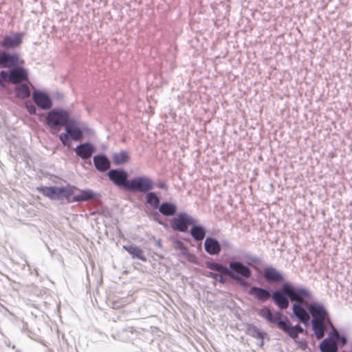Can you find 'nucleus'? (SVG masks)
I'll return each mask as SVG.
<instances>
[{"label": "nucleus", "mask_w": 352, "mask_h": 352, "mask_svg": "<svg viewBox=\"0 0 352 352\" xmlns=\"http://www.w3.org/2000/svg\"><path fill=\"white\" fill-rule=\"evenodd\" d=\"M100 195L94 192L90 189L80 190L78 195H74L69 199V202H82L90 200H96L100 197Z\"/></svg>", "instance_id": "16"}, {"label": "nucleus", "mask_w": 352, "mask_h": 352, "mask_svg": "<svg viewBox=\"0 0 352 352\" xmlns=\"http://www.w3.org/2000/svg\"><path fill=\"white\" fill-rule=\"evenodd\" d=\"M32 96L35 104L43 110H49L53 106V102L50 96L41 90H34L32 92Z\"/></svg>", "instance_id": "12"}, {"label": "nucleus", "mask_w": 352, "mask_h": 352, "mask_svg": "<svg viewBox=\"0 0 352 352\" xmlns=\"http://www.w3.org/2000/svg\"><path fill=\"white\" fill-rule=\"evenodd\" d=\"M23 33L17 32L12 36H6L0 45L3 49H14L21 44L23 41Z\"/></svg>", "instance_id": "17"}, {"label": "nucleus", "mask_w": 352, "mask_h": 352, "mask_svg": "<svg viewBox=\"0 0 352 352\" xmlns=\"http://www.w3.org/2000/svg\"><path fill=\"white\" fill-rule=\"evenodd\" d=\"M80 125L81 124H79L76 119L70 117L69 113L68 112V120L67 121V123H65L64 127L75 128Z\"/></svg>", "instance_id": "32"}, {"label": "nucleus", "mask_w": 352, "mask_h": 352, "mask_svg": "<svg viewBox=\"0 0 352 352\" xmlns=\"http://www.w3.org/2000/svg\"><path fill=\"white\" fill-rule=\"evenodd\" d=\"M135 332V329L133 327H127L125 329H122L121 331H118L113 334V338L114 339L126 342L131 339V335L133 334Z\"/></svg>", "instance_id": "24"}, {"label": "nucleus", "mask_w": 352, "mask_h": 352, "mask_svg": "<svg viewBox=\"0 0 352 352\" xmlns=\"http://www.w3.org/2000/svg\"><path fill=\"white\" fill-rule=\"evenodd\" d=\"M176 248L181 250V254L184 255V254L188 250V248L184 245V244L180 241H177L176 243Z\"/></svg>", "instance_id": "37"}, {"label": "nucleus", "mask_w": 352, "mask_h": 352, "mask_svg": "<svg viewBox=\"0 0 352 352\" xmlns=\"http://www.w3.org/2000/svg\"><path fill=\"white\" fill-rule=\"evenodd\" d=\"M263 277L268 283H281L284 280L283 275L273 267L263 270Z\"/></svg>", "instance_id": "20"}, {"label": "nucleus", "mask_w": 352, "mask_h": 352, "mask_svg": "<svg viewBox=\"0 0 352 352\" xmlns=\"http://www.w3.org/2000/svg\"><path fill=\"white\" fill-rule=\"evenodd\" d=\"M10 82V72H7L6 71H1L0 72V85H3L4 82Z\"/></svg>", "instance_id": "33"}, {"label": "nucleus", "mask_w": 352, "mask_h": 352, "mask_svg": "<svg viewBox=\"0 0 352 352\" xmlns=\"http://www.w3.org/2000/svg\"><path fill=\"white\" fill-rule=\"evenodd\" d=\"M258 314L270 323L275 324L279 329L294 340L298 338L299 333L305 335L308 333L307 331L304 329L299 324L294 326L292 325L288 318L279 311L273 314L270 309L264 307L258 310Z\"/></svg>", "instance_id": "2"}, {"label": "nucleus", "mask_w": 352, "mask_h": 352, "mask_svg": "<svg viewBox=\"0 0 352 352\" xmlns=\"http://www.w3.org/2000/svg\"><path fill=\"white\" fill-rule=\"evenodd\" d=\"M283 289L288 293L290 300L295 302H302L303 300L311 296V293L307 288L295 287L289 282L283 283Z\"/></svg>", "instance_id": "10"}, {"label": "nucleus", "mask_w": 352, "mask_h": 352, "mask_svg": "<svg viewBox=\"0 0 352 352\" xmlns=\"http://www.w3.org/2000/svg\"><path fill=\"white\" fill-rule=\"evenodd\" d=\"M19 64V56L17 54H10L6 52H0V66L4 68L16 67Z\"/></svg>", "instance_id": "18"}, {"label": "nucleus", "mask_w": 352, "mask_h": 352, "mask_svg": "<svg viewBox=\"0 0 352 352\" xmlns=\"http://www.w3.org/2000/svg\"><path fill=\"white\" fill-rule=\"evenodd\" d=\"M187 261L193 264H197V258L196 256L190 253L188 250L184 255Z\"/></svg>", "instance_id": "34"}, {"label": "nucleus", "mask_w": 352, "mask_h": 352, "mask_svg": "<svg viewBox=\"0 0 352 352\" xmlns=\"http://www.w3.org/2000/svg\"><path fill=\"white\" fill-rule=\"evenodd\" d=\"M25 108L28 112L31 115L36 114V107L31 102H25Z\"/></svg>", "instance_id": "35"}, {"label": "nucleus", "mask_w": 352, "mask_h": 352, "mask_svg": "<svg viewBox=\"0 0 352 352\" xmlns=\"http://www.w3.org/2000/svg\"><path fill=\"white\" fill-rule=\"evenodd\" d=\"M123 248L128 252L133 258H138L142 261H146V258L140 248L133 245H124Z\"/></svg>", "instance_id": "27"}, {"label": "nucleus", "mask_w": 352, "mask_h": 352, "mask_svg": "<svg viewBox=\"0 0 352 352\" xmlns=\"http://www.w3.org/2000/svg\"><path fill=\"white\" fill-rule=\"evenodd\" d=\"M206 265L210 270L226 274L242 287H250V283L247 280L252 276L251 269L241 261H230L228 267L214 261H206Z\"/></svg>", "instance_id": "1"}, {"label": "nucleus", "mask_w": 352, "mask_h": 352, "mask_svg": "<svg viewBox=\"0 0 352 352\" xmlns=\"http://www.w3.org/2000/svg\"><path fill=\"white\" fill-rule=\"evenodd\" d=\"M272 293V291L270 289L257 286H252L248 291V294L260 302H265L270 299Z\"/></svg>", "instance_id": "15"}, {"label": "nucleus", "mask_w": 352, "mask_h": 352, "mask_svg": "<svg viewBox=\"0 0 352 352\" xmlns=\"http://www.w3.org/2000/svg\"><path fill=\"white\" fill-rule=\"evenodd\" d=\"M204 249L210 255H217L221 250V245L217 239L208 236L205 239Z\"/></svg>", "instance_id": "22"}, {"label": "nucleus", "mask_w": 352, "mask_h": 352, "mask_svg": "<svg viewBox=\"0 0 352 352\" xmlns=\"http://www.w3.org/2000/svg\"><path fill=\"white\" fill-rule=\"evenodd\" d=\"M154 188V182L146 176L136 177L130 180L129 191L147 193Z\"/></svg>", "instance_id": "8"}, {"label": "nucleus", "mask_w": 352, "mask_h": 352, "mask_svg": "<svg viewBox=\"0 0 352 352\" xmlns=\"http://www.w3.org/2000/svg\"><path fill=\"white\" fill-rule=\"evenodd\" d=\"M347 343V338L344 335H340L339 336V344L341 346H344Z\"/></svg>", "instance_id": "40"}, {"label": "nucleus", "mask_w": 352, "mask_h": 352, "mask_svg": "<svg viewBox=\"0 0 352 352\" xmlns=\"http://www.w3.org/2000/svg\"><path fill=\"white\" fill-rule=\"evenodd\" d=\"M78 190L75 186H41L37 188V190L43 195L52 200H59L65 198L69 202L74 190Z\"/></svg>", "instance_id": "4"}, {"label": "nucleus", "mask_w": 352, "mask_h": 352, "mask_svg": "<svg viewBox=\"0 0 352 352\" xmlns=\"http://www.w3.org/2000/svg\"><path fill=\"white\" fill-rule=\"evenodd\" d=\"M248 331L251 336L261 340V346H262L263 344V338L265 333L263 331H261L257 327L253 324L250 325Z\"/></svg>", "instance_id": "31"}, {"label": "nucleus", "mask_w": 352, "mask_h": 352, "mask_svg": "<svg viewBox=\"0 0 352 352\" xmlns=\"http://www.w3.org/2000/svg\"><path fill=\"white\" fill-rule=\"evenodd\" d=\"M159 212L165 217L174 216L177 211L176 204L170 201L162 202L158 208Z\"/></svg>", "instance_id": "23"}, {"label": "nucleus", "mask_w": 352, "mask_h": 352, "mask_svg": "<svg viewBox=\"0 0 352 352\" xmlns=\"http://www.w3.org/2000/svg\"><path fill=\"white\" fill-rule=\"evenodd\" d=\"M219 274H216L212 272H208V274L206 275L208 278H212L215 280L218 278Z\"/></svg>", "instance_id": "44"}, {"label": "nucleus", "mask_w": 352, "mask_h": 352, "mask_svg": "<svg viewBox=\"0 0 352 352\" xmlns=\"http://www.w3.org/2000/svg\"><path fill=\"white\" fill-rule=\"evenodd\" d=\"M293 314L298 319L308 314L307 311L302 305V302H294L292 306Z\"/></svg>", "instance_id": "30"}, {"label": "nucleus", "mask_w": 352, "mask_h": 352, "mask_svg": "<svg viewBox=\"0 0 352 352\" xmlns=\"http://www.w3.org/2000/svg\"><path fill=\"white\" fill-rule=\"evenodd\" d=\"M112 159L115 164L120 165L127 163L129 156L127 151H121L120 152L114 153Z\"/></svg>", "instance_id": "29"}, {"label": "nucleus", "mask_w": 352, "mask_h": 352, "mask_svg": "<svg viewBox=\"0 0 352 352\" xmlns=\"http://www.w3.org/2000/svg\"><path fill=\"white\" fill-rule=\"evenodd\" d=\"M309 320H310V314H309L298 318V320L305 325H307L309 324Z\"/></svg>", "instance_id": "39"}, {"label": "nucleus", "mask_w": 352, "mask_h": 352, "mask_svg": "<svg viewBox=\"0 0 352 352\" xmlns=\"http://www.w3.org/2000/svg\"><path fill=\"white\" fill-rule=\"evenodd\" d=\"M145 202L153 209H158L160 206V199L155 192L149 191L145 195Z\"/></svg>", "instance_id": "25"}, {"label": "nucleus", "mask_w": 352, "mask_h": 352, "mask_svg": "<svg viewBox=\"0 0 352 352\" xmlns=\"http://www.w3.org/2000/svg\"><path fill=\"white\" fill-rule=\"evenodd\" d=\"M95 151V146L89 142L80 143L74 148L76 155L83 160L90 159Z\"/></svg>", "instance_id": "14"}, {"label": "nucleus", "mask_w": 352, "mask_h": 352, "mask_svg": "<svg viewBox=\"0 0 352 352\" xmlns=\"http://www.w3.org/2000/svg\"><path fill=\"white\" fill-rule=\"evenodd\" d=\"M245 258L247 261L252 263L258 264L260 262V259L258 257L250 254L246 255Z\"/></svg>", "instance_id": "38"}, {"label": "nucleus", "mask_w": 352, "mask_h": 352, "mask_svg": "<svg viewBox=\"0 0 352 352\" xmlns=\"http://www.w3.org/2000/svg\"><path fill=\"white\" fill-rule=\"evenodd\" d=\"M222 245L225 247V248H230L231 246V243L228 241H223L222 242Z\"/></svg>", "instance_id": "45"}, {"label": "nucleus", "mask_w": 352, "mask_h": 352, "mask_svg": "<svg viewBox=\"0 0 352 352\" xmlns=\"http://www.w3.org/2000/svg\"><path fill=\"white\" fill-rule=\"evenodd\" d=\"M63 94H56V97H57L58 98H63Z\"/></svg>", "instance_id": "46"}, {"label": "nucleus", "mask_w": 352, "mask_h": 352, "mask_svg": "<svg viewBox=\"0 0 352 352\" xmlns=\"http://www.w3.org/2000/svg\"><path fill=\"white\" fill-rule=\"evenodd\" d=\"M157 186L159 188H161L165 191H167L168 190V186L166 185V184L164 182H160L157 184Z\"/></svg>", "instance_id": "43"}, {"label": "nucleus", "mask_w": 352, "mask_h": 352, "mask_svg": "<svg viewBox=\"0 0 352 352\" xmlns=\"http://www.w3.org/2000/svg\"><path fill=\"white\" fill-rule=\"evenodd\" d=\"M93 162L97 170L101 173L106 172L110 168L111 162L104 154H98L94 157Z\"/></svg>", "instance_id": "21"}, {"label": "nucleus", "mask_w": 352, "mask_h": 352, "mask_svg": "<svg viewBox=\"0 0 352 352\" xmlns=\"http://www.w3.org/2000/svg\"><path fill=\"white\" fill-rule=\"evenodd\" d=\"M107 175L109 180L115 185L125 190H129L130 180H128L129 175L125 170L122 168L111 169L108 172Z\"/></svg>", "instance_id": "11"}, {"label": "nucleus", "mask_w": 352, "mask_h": 352, "mask_svg": "<svg viewBox=\"0 0 352 352\" xmlns=\"http://www.w3.org/2000/svg\"><path fill=\"white\" fill-rule=\"evenodd\" d=\"M295 342L298 344V347L302 350H305L307 348V341L306 339L305 338H302V339H296V340H294Z\"/></svg>", "instance_id": "36"}, {"label": "nucleus", "mask_w": 352, "mask_h": 352, "mask_svg": "<svg viewBox=\"0 0 352 352\" xmlns=\"http://www.w3.org/2000/svg\"><path fill=\"white\" fill-rule=\"evenodd\" d=\"M31 95V91L29 86L25 83H22L15 87V96L16 98L25 99Z\"/></svg>", "instance_id": "28"}, {"label": "nucleus", "mask_w": 352, "mask_h": 352, "mask_svg": "<svg viewBox=\"0 0 352 352\" xmlns=\"http://www.w3.org/2000/svg\"><path fill=\"white\" fill-rule=\"evenodd\" d=\"M309 314L311 316L310 323L317 340L323 338L329 326H331L329 314L324 306L317 302H312L308 306Z\"/></svg>", "instance_id": "3"}, {"label": "nucleus", "mask_w": 352, "mask_h": 352, "mask_svg": "<svg viewBox=\"0 0 352 352\" xmlns=\"http://www.w3.org/2000/svg\"><path fill=\"white\" fill-rule=\"evenodd\" d=\"M28 76L27 70L19 65L14 67L10 72V81L13 84L19 83L28 80Z\"/></svg>", "instance_id": "19"}, {"label": "nucleus", "mask_w": 352, "mask_h": 352, "mask_svg": "<svg viewBox=\"0 0 352 352\" xmlns=\"http://www.w3.org/2000/svg\"><path fill=\"white\" fill-rule=\"evenodd\" d=\"M271 298L280 309H286L289 305V294L283 289V284L280 289L272 291Z\"/></svg>", "instance_id": "13"}, {"label": "nucleus", "mask_w": 352, "mask_h": 352, "mask_svg": "<svg viewBox=\"0 0 352 352\" xmlns=\"http://www.w3.org/2000/svg\"><path fill=\"white\" fill-rule=\"evenodd\" d=\"M65 131L58 135V138L62 144L68 148L72 145V140L80 141L85 133L87 134L91 133V129L85 124H81L75 128L65 127Z\"/></svg>", "instance_id": "6"}, {"label": "nucleus", "mask_w": 352, "mask_h": 352, "mask_svg": "<svg viewBox=\"0 0 352 352\" xmlns=\"http://www.w3.org/2000/svg\"><path fill=\"white\" fill-rule=\"evenodd\" d=\"M331 331L329 333L327 338H324L319 344L320 352H338L339 349L340 334L331 322L329 326Z\"/></svg>", "instance_id": "7"}, {"label": "nucleus", "mask_w": 352, "mask_h": 352, "mask_svg": "<svg viewBox=\"0 0 352 352\" xmlns=\"http://www.w3.org/2000/svg\"><path fill=\"white\" fill-rule=\"evenodd\" d=\"M68 120V111L63 108L50 110L45 118V124L50 129L59 131Z\"/></svg>", "instance_id": "5"}, {"label": "nucleus", "mask_w": 352, "mask_h": 352, "mask_svg": "<svg viewBox=\"0 0 352 352\" xmlns=\"http://www.w3.org/2000/svg\"><path fill=\"white\" fill-rule=\"evenodd\" d=\"M192 237L197 241H202L206 236V228L201 225H192L190 231Z\"/></svg>", "instance_id": "26"}, {"label": "nucleus", "mask_w": 352, "mask_h": 352, "mask_svg": "<svg viewBox=\"0 0 352 352\" xmlns=\"http://www.w3.org/2000/svg\"><path fill=\"white\" fill-rule=\"evenodd\" d=\"M151 215L153 217V220L157 221L159 224L165 226V224L159 219L160 216H159L158 212H154L152 213Z\"/></svg>", "instance_id": "41"}, {"label": "nucleus", "mask_w": 352, "mask_h": 352, "mask_svg": "<svg viewBox=\"0 0 352 352\" xmlns=\"http://www.w3.org/2000/svg\"><path fill=\"white\" fill-rule=\"evenodd\" d=\"M157 245L160 246L161 245V240L160 239L157 241Z\"/></svg>", "instance_id": "47"}, {"label": "nucleus", "mask_w": 352, "mask_h": 352, "mask_svg": "<svg viewBox=\"0 0 352 352\" xmlns=\"http://www.w3.org/2000/svg\"><path fill=\"white\" fill-rule=\"evenodd\" d=\"M197 223V219L185 212H179L177 217L170 220V227L175 231L185 232L188 226Z\"/></svg>", "instance_id": "9"}, {"label": "nucleus", "mask_w": 352, "mask_h": 352, "mask_svg": "<svg viewBox=\"0 0 352 352\" xmlns=\"http://www.w3.org/2000/svg\"><path fill=\"white\" fill-rule=\"evenodd\" d=\"M224 276H226V274H221L219 273V275H218V278H217V280H218L219 283H221L222 284L226 283L228 281V279Z\"/></svg>", "instance_id": "42"}]
</instances>
